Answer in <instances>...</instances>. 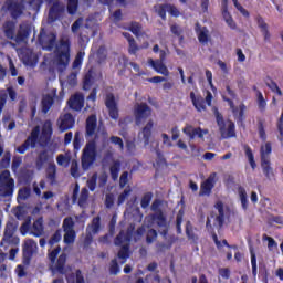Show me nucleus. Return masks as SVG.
<instances>
[{
  "label": "nucleus",
  "instance_id": "1",
  "mask_svg": "<svg viewBox=\"0 0 283 283\" xmlns=\"http://www.w3.org/2000/svg\"><path fill=\"white\" fill-rule=\"evenodd\" d=\"M86 137L90 142L83 149L82 167L83 169H90V167L96 160V148L107 147L109 143V134L105 127L97 125L96 115H91L86 119Z\"/></svg>",
  "mask_w": 283,
  "mask_h": 283
},
{
  "label": "nucleus",
  "instance_id": "2",
  "mask_svg": "<svg viewBox=\"0 0 283 283\" xmlns=\"http://www.w3.org/2000/svg\"><path fill=\"white\" fill-rule=\"evenodd\" d=\"M70 38L67 35L62 36L53 55L44 56V64L50 65V67H56L59 72L66 70L67 65H70Z\"/></svg>",
  "mask_w": 283,
  "mask_h": 283
},
{
  "label": "nucleus",
  "instance_id": "3",
  "mask_svg": "<svg viewBox=\"0 0 283 283\" xmlns=\"http://www.w3.org/2000/svg\"><path fill=\"white\" fill-rule=\"evenodd\" d=\"M52 122L45 120L42 126V132L39 126L33 128L31 132V136L28 137V139L17 148L18 154H24L30 149V147H34L36 143L44 147V145H48L50 143V139L52 138Z\"/></svg>",
  "mask_w": 283,
  "mask_h": 283
},
{
  "label": "nucleus",
  "instance_id": "4",
  "mask_svg": "<svg viewBox=\"0 0 283 283\" xmlns=\"http://www.w3.org/2000/svg\"><path fill=\"white\" fill-rule=\"evenodd\" d=\"M158 207H160V201H154L150 209L151 211H156V213L154 216L146 217L145 220L146 222H150L148 227H151V224L156 222V224H158V227L160 228L159 232L161 233V235H167V221L165 220V216L163 214V212L158 210Z\"/></svg>",
  "mask_w": 283,
  "mask_h": 283
},
{
  "label": "nucleus",
  "instance_id": "5",
  "mask_svg": "<svg viewBox=\"0 0 283 283\" xmlns=\"http://www.w3.org/2000/svg\"><path fill=\"white\" fill-rule=\"evenodd\" d=\"M216 118L221 138H233L235 136V124L229 119H224L218 112L216 113Z\"/></svg>",
  "mask_w": 283,
  "mask_h": 283
},
{
  "label": "nucleus",
  "instance_id": "6",
  "mask_svg": "<svg viewBox=\"0 0 283 283\" xmlns=\"http://www.w3.org/2000/svg\"><path fill=\"white\" fill-rule=\"evenodd\" d=\"M261 167L263 169V174L268 178H271L273 176V169L271 168V161H270V156L271 151H273V148L271 146V143L266 142L261 145Z\"/></svg>",
  "mask_w": 283,
  "mask_h": 283
},
{
  "label": "nucleus",
  "instance_id": "7",
  "mask_svg": "<svg viewBox=\"0 0 283 283\" xmlns=\"http://www.w3.org/2000/svg\"><path fill=\"white\" fill-rule=\"evenodd\" d=\"M59 253H61V247H56L49 252L51 269L52 271H57V273H64L67 256L65 254H61L56 260V255H59Z\"/></svg>",
  "mask_w": 283,
  "mask_h": 283
},
{
  "label": "nucleus",
  "instance_id": "8",
  "mask_svg": "<svg viewBox=\"0 0 283 283\" xmlns=\"http://www.w3.org/2000/svg\"><path fill=\"white\" fill-rule=\"evenodd\" d=\"M14 193V179L10 177V172L4 170L0 175V196L8 198Z\"/></svg>",
  "mask_w": 283,
  "mask_h": 283
},
{
  "label": "nucleus",
  "instance_id": "9",
  "mask_svg": "<svg viewBox=\"0 0 283 283\" xmlns=\"http://www.w3.org/2000/svg\"><path fill=\"white\" fill-rule=\"evenodd\" d=\"M17 223L9 222L7 223L6 230H4V237L1 241V247H17L21 240L19 237H15L14 233H17Z\"/></svg>",
  "mask_w": 283,
  "mask_h": 283
},
{
  "label": "nucleus",
  "instance_id": "10",
  "mask_svg": "<svg viewBox=\"0 0 283 283\" xmlns=\"http://www.w3.org/2000/svg\"><path fill=\"white\" fill-rule=\"evenodd\" d=\"M151 116V108L146 103H136L134 106V117L136 125H143Z\"/></svg>",
  "mask_w": 283,
  "mask_h": 283
},
{
  "label": "nucleus",
  "instance_id": "11",
  "mask_svg": "<svg viewBox=\"0 0 283 283\" xmlns=\"http://www.w3.org/2000/svg\"><path fill=\"white\" fill-rule=\"evenodd\" d=\"M116 247H122L118 252V258L120 260H127L129 258V234L120 232L115 239Z\"/></svg>",
  "mask_w": 283,
  "mask_h": 283
},
{
  "label": "nucleus",
  "instance_id": "12",
  "mask_svg": "<svg viewBox=\"0 0 283 283\" xmlns=\"http://www.w3.org/2000/svg\"><path fill=\"white\" fill-rule=\"evenodd\" d=\"M46 3L50 6L49 23H54L61 17V13L65 11V4L61 0H46Z\"/></svg>",
  "mask_w": 283,
  "mask_h": 283
},
{
  "label": "nucleus",
  "instance_id": "13",
  "mask_svg": "<svg viewBox=\"0 0 283 283\" xmlns=\"http://www.w3.org/2000/svg\"><path fill=\"white\" fill-rule=\"evenodd\" d=\"M64 242L65 244H74L76 240V232L74 231V220L65 218L63 221Z\"/></svg>",
  "mask_w": 283,
  "mask_h": 283
},
{
  "label": "nucleus",
  "instance_id": "14",
  "mask_svg": "<svg viewBox=\"0 0 283 283\" xmlns=\"http://www.w3.org/2000/svg\"><path fill=\"white\" fill-rule=\"evenodd\" d=\"M39 41L43 50H52L56 45V34L41 31Z\"/></svg>",
  "mask_w": 283,
  "mask_h": 283
},
{
  "label": "nucleus",
  "instance_id": "15",
  "mask_svg": "<svg viewBox=\"0 0 283 283\" xmlns=\"http://www.w3.org/2000/svg\"><path fill=\"white\" fill-rule=\"evenodd\" d=\"M74 116L70 113H62L56 120L60 132H67V129H72L74 127Z\"/></svg>",
  "mask_w": 283,
  "mask_h": 283
},
{
  "label": "nucleus",
  "instance_id": "16",
  "mask_svg": "<svg viewBox=\"0 0 283 283\" xmlns=\"http://www.w3.org/2000/svg\"><path fill=\"white\" fill-rule=\"evenodd\" d=\"M182 132L190 138V140H193L195 138H200V140H205V136L209 134L208 129H202L200 127L195 128L193 126L187 124Z\"/></svg>",
  "mask_w": 283,
  "mask_h": 283
},
{
  "label": "nucleus",
  "instance_id": "17",
  "mask_svg": "<svg viewBox=\"0 0 283 283\" xmlns=\"http://www.w3.org/2000/svg\"><path fill=\"white\" fill-rule=\"evenodd\" d=\"M20 59L28 67H36V63H39V55L33 53L31 49H23Z\"/></svg>",
  "mask_w": 283,
  "mask_h": 283
},
{
  "label": "nucleus",
  "instance_id": "18",
  "mask_svg": "<svg viewBox=\"0 0 283 283\" xmlns=\"http://www.w3.org/2000/svg\"><path fill=\"white\" fill-rule=\"evenodd\" d=\"M24 1L25 0H15V1H8V10L12 17V19H19L21 14H23L24 10Z\"/></svg>",
  "mask_w": 283,
  "mask_h": 283
},
{
  "label": "nucleus",
  "instance_id": "19",
  "mask_svg": "<svg viewBox=\"0 0 283 283\" xmlns=\"http://www.w3.org/2000/svg\"><path fill=\"white\" fill-rule=\"evenodd\" d=\"M54 151L52 150H42L39 153L36 158V167L38 169H43V166L49 164H54Z\"/></svg>",
  "mask_w": 283,
  "mask_h": 283
},
{
  "label": "nucleus",
  "instance_id": "20",
  "mask_svg": "<svg viewBox=\"0 0 283 283\" xmlns=\"http://www.w3.org/2000/svg\"><path fill=\"white\" fill-rule=\"evenodd\" d=\"M151 129H154V120H148L147 124L138 133V140L144 143L145 146L149 145V138H151Z\"/></svg>",
  "mask_w": 283,
  "mask_h": 283
},
{
  "label": "nucleus",
  "instance_id": "21",
  "mask_svg": "<svg viewBox=\"0 0 283 283\" xmlns=\"http://www.w3.org/2000/svg\"><path fill=\"white\" fill-rule=\"evenodd\" d=\"M105 105L108 109V114L113 120H118V106L116 105V98L114 94H107Z\"/></svg>",
  "mask_w": 283,
  "mask_h": 283
},
{
  "label": "nucleus",
  "instance_id": "22",
  "mask_svg": "<svg viewBox=\"0 0 283 283\" xmlns=\"http://www.w3.org/2000/svg\"><path fill=\"white\" fill-rule=\"evenodd\" d=\"M39 245L33 239H27L23 244V255L27 260H30L34 253H36Z\"/></svg>",
  "mask_w": 283,
  "mask_h": 283
},
{
  "label": "nucleus",
  "instance_id": "23",
  "mask_svg": "<svg viewBox=\"0 0 283 283\" xmlns=\"http://www.w3.org/2000/svg\"><path fill=\"white\" fill-rule=\"evenodd\" d=\"M148 64L150 65V67H153V70H155V72H157V74H163V76H169V69H167L165 62L160 60L149 59Z\"/></svg>",
  "mask_w": 283,
  "mask_h": 283
},
{
  "label": "nucleus",
  "instance_id": "24",
  "mask_svg": "<svg viewBox=\"0 0 283 283\" xmlns=\"http://www.w3.org/2000/svg\"><path fill=\"white\" fill-rule=\"evenodd\" d=\"M216 185V172H212L202 184L200 188V196H209L211 189Z\"/></svg>",
  "mask_w": 283,
  "mask_h": 283
},
{
  "label": "nucleus",
  "instance_id": "25",
  "mask_svg": "<svg viewBox=\"0 0 283 283\" xmlns=\"http://www.w3.org/2000/svg\"><path fill=\"white\" fill-rule=\"evenodd\" d=\"M101 73H96L94 69H91L88 73L84 76V82H83V90H90L92 87V84L94 81H98L101 78Z\"/></svg>",
  "mask_w": 283,
  "mask_h": 283
},
{
  "label": "nucleus",
  "instance_id": "26",
  "mask_svg": "<svg viewBox=\"0 0 283 283\" xmlns=\"http://www.w3.org/2000/svg\"><path fill=\"white\" fill-rule=\"evenodd\" d=\"M85 103V98L82 94H75L69 99V107L74 109L75 112H81L83 109V105Z\"/></svg>",
  "mask_w": 283,
  "mask_h": 283
},
{
  "label": "nucleus",
  "instance_id": "27",
  "mask_svg": "<svg viewBox=\"0 0 283 283\" xmlns=\"http://www.w3.org/2000/svg\"><path fill=\"white\" fill-rule=\"evenodd\" d=\"M45 231V226L43 224V218H39L35 220L31 227L30 235H34V238H41Z\"/></svg>",
  "mask_w": 283,
  "mask_h": 283
},
{
  "label": "nucleus",
  "instance_id": "28",
  "mask_svg": "<svg viewBox=\"0 0 283 283\" xmlns=\"http://www.w3.org/2000/svg\"><path fill=\"white\" fill-rule=\"evenodd\" d=\"M214 207L219 214L214 218L213 226L222 227V224H224V205L218 201Z\"/></svg>",
  "mask_w": 283,
  "mask_h": 283
},
{
  "label": "nucleus",
  "instance_id": "29",
  "mask_svg": "<svg viewBox=\"0 0 283 283\" xmlns=\"http://www.w3.org/2000/svg\"><path fill=\"white\" fill-rule=\"evenodd\" d=\"M190 99L197 112H205V109H207L205 106V98H202V96L196 95L195 92H190Z\"/></svg>",
  "mask_w": 283,
  "mask_h": 283
},
{
  "label": "nucleus",
  "instance_id": "30",
  "mask_svg": "<svg viewBox=\"0 0 283 283\" xmlns=\"http://www.w3.org/2000/svg\"><path fill=\"white\" fill-rule=\"evenodd\" d=\"M258 28H260L264 41H271V32H269V24L264 21L263 17H256Z\"/></svg>",
  "mask_w": 283,
  "mask_h": 283
},
{
  "label": "nucleus",
  "instance_id": "31",
  "mask_svg": "<svg viewBox=\"0 0 283 283\" xmlns=\"http://www.w3.org/2000/svg\"><path fill=\"white\" fill-rule=\"evenodd\" d=\"M129 30L135 34L138 41H147V39H149V35L143 31V27L138 23H132Z\"/></svg>",
  "mask_w": 283,
  "mask_h": 283
},
{
  "label": "nucleus",
  "instance_id": "32",
  "mask_svg": "<svg viewBox=\"0 0 283 283\" xmlns=\"http://www.w3.org/2000/svg\"><path fill=\"white\" fill-rule=\"evenodd\" d=\"M56 95V92H53L52 94L43 95L42 98V112L44 114H48L50 112L52 105L54 104V96Z\"/></svg>",
  "mask_w": 283,
  "mask_h": 283
},
{
  "label": "nucleus",
  "instance_id": "33",
  "mask_svg": "<svg viewBox=\"0 0 283 283\" xmlns=\"http://www.w3.org/2000/svg\"><path fill=\"white\" fill-rule=\"evenodd\" d=\"M3 33L4 36H7V39H14L15 34H17V24L12 21H7L3 24Z\"/></svg>",
  "mask_w": 283,
  "mask_h": 283
},
{
  "label": "nucleus",
  "instance_id": "34",
  "mask_svg": "<svg viewBox=\"0 0 283 283\" xmlns=\"http://www.w3.org/2000/svg\"><path fill=\"white\" fill-rule=\"evenodd\" d=\"M28 36H30V27L27 23L20 24V29L15 35L17 43L25 41Z\"/></svg>",
  "mask_w": 283,
  "mask_h": 283
},
{
  "label": "nucleus",
  "instance_id": "35",
  "mask_svg": "<svg viewBox=\"0 0 283 283\" xmlns=\"http://www.w3.org/2000/svg\"><path fill=\"white\" fill-rule=\"evenodd\" d=\"M56 163L59 167H64V168L70 167V163H72V153L67 151V153L57 155Z\"/></svg>",
  "mask_w": 283,
  "mask_h": 283
},
{
  "label": "nucleus",
  "instance_id": "36",
  "mask_svg": "<svg viewBox=\"0 0 283 283\" xmlns=\"http://www.w3.org/2000/svg\"><path fill=\"white\" fill-rule=\"evenodd\" d=\"M98 231H101V217H95L92 223L87 226L86 233H88V235H96Z\"/></svg>",
  "mask_w": 283,
  "mask_h": 283
},
{
  "label": "nucleus",
  "instance_id": "37",
  "mask_svg": "<svg viewBox=\"0 0 283 283\" xmlns=\"http://www.w3.org/2000/svg\"><path fill=\"white\" fill-rule=\"evenodd\" d=\"M196 32L198 34V40L201 43H208L209 42V30L205 27H200L199 24L196 25Z\"/></svg>",
  "mask_w": 283,
  "mask_h": 283
},
{
  "label": "nucleus",
  "instance_id": "38",
  "mask_svg": "<svg viewBox=\"0 0 283 283\" xmlns=\"http://www.w3.org/2000/svg\"><path fill=\"white\" fill-rule=\"evenodd\" d=\"M228 105L230 106L233 115L235 116V118H239V120H241L242 116H244V105H239L235 107V105H233V102L231 99H227Z\"/></svg>",
  "mask_w": 283,
  "mask_h": 283
},
{
  "label": "nucleus",
  "instance_id": "39",
  "mask_svg": "<svg viewBox=\"0 0 283 283\" xmlns=\"http://www.w3.org/2000/svg\"><path fill=\"white\" fill-rule=\"evenodd\" d=\"M238 196H239V200L241 202L242 209L247 211V209H249V196L247 195V190L240 187L238 189Z\"/></svg>",
  "mask_w": 283,
  "mask_h": 283
},
{
  "label": "nucleus",
  "instance_id": "40",
  "mask_svg": "<svg viewBox=\"0 0 283 283\" xmlns=\"http://www.w3.org/2000/svg\"><path fill=\"white\" fill-rule=\"evenodd\" d=\"M66 280L69 283H85V279H83V274L80 270L71 275H67Z\"/></svg>",
  "mask_w": 283,
  "mask_h": 283
},
{
  "label": "nucleus",
  "instance_id": "41",
  "mask_svg": "<svg viewBox=\"0 0 283 283\" xmlns=\"http://www.w3.org/2000/svg\"><path fill=\"white\" fill-rule=\"evenodd\" d=\"M123 36H125V39H127V41L129 43L128 52L130 54H136V51L139 50V48H138V45H136V41L134 40V38H132V34L123 33Z\"/></svg>",
  "mask_w": 283,
  "mask_h": 283
},
{
  "label": "nucleus",
  "instance_id": "42",
  "mask_svg": "<svg viewBox=\"0 0 283 283\" xmlns=\"http://www.w3.org/2000/svg\"><path fill=\"white\" fill-rule=\"evenodd\" d=\"M46 178L50 182H54L56 180V164H50L46 169Z\"/></svg>",
  "mask_w": 283,
  "mask_h": 283
},
{
  "label": "nucleus",
  "instance_id": "43",
  "mask_svg": "<svg viewBox=\"0 0 283 283\" xmlns=\"http://www.w3.org/2000/svg\"><path fill=\"white\" fill-rule=\"evenodd\" d=\"M119 171H120V161L118 160L113 161V164L111 165V176L113 180H118Z\"/></svg>",
  "mask_w": 283,
  "mask_h": 283
},
{
  "label": "nucleus",
  "instance_id": "44",
  "mask_svg": "<svg viewBox=\"0 0 283 283\" xmlns=\"http://www.w3.org/2000/svg\"><path fill=\"white\" fill-rule=\"evenodd\" d=\"M87 198H90V191L87 190V188H83L81 190L80 198H78L80 207H85V205H87Z\"/></svg>",
  "mask_w": 283,
  "mask_h": 283
},
{
  "label": "nucleus",
  "instance_id": "45",
  "mask_svg": "<svg viewBox=\"0 0 283 283\" xmlns=\"http://www.w3.org/2000/svg\"><path fill=\"white\" fill-rule=\"evenodd\" d=\"M76 10H78V0H69L67 2L69 14H76Z\"/></svg>",
  "mask_w": 283,
  "mask_h": 283
},
{
  "label": "nucleus",
  "instance_id": "46",
  "mask_svg": "<svg viewBox=\"0 0 283 283\" xmlns=\"http://www.w3.org/2000/svg\"><path fill=\"white\" fill-rule=\"evenodd\" d=\"M157 14L165 21L167 19V4H159L155 7Z\"/></svg>",
  "mask_w": 283,
  "mask_h": 283
},
{
  "label": "nucleus",
  "instance_id": "47",
  "mask_svg": "<svg viewBox=\"0 0 283 283\" xmlns=\"http://www.w3.org/2000/svg\"><path fill=\"white\" fill-rule=\"evenodd\" d=\"M266 86L269 87V90H271V92H273L274 94H277V96H282V90H280V86H277V83L270 81V82H266Z\"/></svg>",
  "mask_w": 283,
  "mask_h": 283
},
{
  "label": "nucleus",
  "instance_id": "48",
  "mask_svg": "<svg viewBox=\"0 0 283 283\" xmlns=\"http://www.w3.org/2000/svg\"><path fill=\"white\" fill-rule=\"evenodd\" d=\"M31 220H27L22 223L20 231L22 233V235H28V233H32V227L30 226Z\"/></svg>",
  "mask_w": 283,
  "mask_h": 283
},
{
  "label": "nucleus",
  "instance_id": "49",
  "mask_svg": "<svg viewBox=\"0 0 283 283\" xmlns=\"http://www.w3.org/2000/svg\"><path fill=\"white\" fill-rule=\"evenodd\" d=\"M111 143L113 145H115V147H117V149H119L120 151H123L125 144L123 143V139L120 137L117 136H112L111 137Z\"/></svg>",
  "mask_w": 283,
  "mask_h": 283
},
{
  "label": "nucleus",
  "instance_id": "50",
  "mask_svg": "<svg viewBox=\"0 0 283 283\" xmlns=\"http://www.w3.org/2000/svg\"><path fill=\"white\" fill-rule=\"evenodd\" d=\"M83 59H85V52L80 51L73 62V67L76 70L80 65H83Z\"/></svg>",
  "mask_w": 283,
  "mask_h": 283
},
{
  "label": "nucleus",
  "instance_id": "51",
  "mask_svg": "<svg viewBox=\"0 0 283 283\" xmlns=\"http://www.w3.org/2000/svg\"><path fill=\"white\" fill-rule=\"evenodd\" d=\"M223 19L226 23L231 28L232 30H235V22L233 21V18H231V14L227 12V10L223 11Z\"/></svg>",
  "mask_w": 283,
  "mask_h": 283
},
{
  "label": "nucleus",
  "instance_id": "52",
  "mask_svg": "<svg viewBox=\"0 0 283 283\" xmlns=\"http://www.w3.org/2000/svg\"><path fill=\"white\" fill-rule=\"evenodd\" d=\"M109 273L111 275H118V273H120V268L118 266L116 259L111 262Z\"/></svg>",
  "mask_w": 283,
  "mask_h": 283
},
{
  "label": "nucleus",
  "instance_id": "53",
  "mask_svg": "<svg viewBox=\"0 0 283 283\" xmlns=\"http://www.w3.org/2000/svg\"><path fill=\"white\" fill-rule=\"evenodd\" d=\"M166 10L171 17H180V10H178L174 4H166Z\"/></svg>",
  "mask_w": 283,
  "mask_h": 283
},
{
  "label": "nucleus",
  "instance_id": "54",
  "mask_svg": "<svg viewBox=\"0 0 283 283\" xmlns=\"http://www.w3.org/2000/svg\"><path fill=\"white\" fill-rule=\"evenodd\" d=\"M30 198V188H22L18 192V200H28Z\"/></svg>",
  "mask_w": 283,
  "mask_h": 283
},
{
  "label": "nucleus",
  "instance_id": "55",
  "mask_svg": "<svg viewBox=\"0 0 283 283\" xmlns=\"http://www.w3.org/2000/svg\"><path fill=\"white\" fill-rule=\"evenodd\" d=\"M263 240L268 241L269 251H272L273 249H277V242H275L274 238H271L269 235H263Z\"/></svg>",
  "mask_w": 283,
  "mask_h": 283
},
{
  "label": "nucleus",
  "instance_id": "56",
  "mask_svg": "<svg viewBox=\"0 0 283 283\" xmlns=\"http://www.w3.org/2000/svg\"><path fill=\"white\" fill-rule=\"evenodd\" d=\"M170 32L175 34V36H178L179 39H182V28L178 24H171L170 25Z\"/></svg>",
  "mask_w": 283,
  "mask_h": 283
},
{
  "label": "nucleus",
  "instance_id": "57",
  "mask_svg": "<svg viewBox=\"0 0 283 283\" xmlns=\"http://www.w3.org/2000/svg\"><path fill=\"white\" fill-rule=\"evenodd\" d=\"M98 180V175H93L88 180H87V187L91 191H94L96 189V182Z\"/></svg>",
  "mask_w": 283,
  "mask_h": 283
},
{
  "label": "nucleus",
  "instance_id": "58",
  "mask_svg": "<svg viewBox=\"0 0 283 283\" xmlns=\"http://www.w3.org/2000/svg\"><path fill=\"white\" fill-rule=\"evenodd\" d=\"M63 238V234H61V230H57L52 238L49 241V244L52 247L56 244V242H61V239Z\"/></svg>",
  "mask_w": 283,
  "mask_h": 283
},
{
  "label": "nucleus",
  "instance_id": "59",
  "mask_svg": "<svg viewBox=\"0 0 283 283\" xmlns=\"http://www.w3.org/2000/svg\"><path fill=\"white\" fill-rule=\"evenodd\" d=\"M258 106L261 111L266 109V99H264V95L260 92L258 93Z\"/></svg>",
  "mask_w": 283,
  "mask_h": 283
},
{
  "label": "nucleus",
  "instance_id": "60",
  "mask_svg": "<svg viewBox=\"0 0 283 283\" xmlns=\"http://www.w3.org/2000/svg\"><path fill=\"white\" fill-rule=\"evenodd\" d=\"M71 176H73V178H78L81 176V174L78 172L77 161H72L71 164Z\"/></svg>",
  "mask_w": 283,
  "mask_h": 283
},
{
  "label": "nucleus",
  "instance_id": "61",
  "mask_svg": "<svg viewBox=\"0 0 283 283\" xmlns=\"http://www.w3.org/2000/svg\"><path fill=\"white\" fill-rule=\"evenodd\" d=\"M107 56V51L105 50L104 46H101L97 51V59L99 61V63H103V61H105Z\"/></svg>",
  "mask_w": 283,
  "mask_h": 283
},
{
  "label": "nucleus",
  "instance_id": "62",
  "mask_svg": "<svg viewBox=\"0 0 283 283\" xmlns=\"http://www.w3.org/2000/svg\"><path fill=\"white\" fill-rule=\"evenodd\" d=\"M76 73H71L66 78V85H70L71 87H74L76 85Z\"/></svg>",
  "mask_w": 283,
  "mask_h": 283
},
{
  "label": "nucleus",
  "instance_id": "63",
  "mask_svg": "<svg viewBox=\"0 0 283 283\" xmlns=\"http://www.w3.org/2000/svg\"><path fill=\"white\" fill-rule=\"evenodd\" d=\"M151 203V195L147 193L142 199V208L147 209L149 205Z\"/></svg>",
  "mask_w": 283,
  "mask_h": 283
},
{
  "label": "nucleus",
  "instance_id": "64",
  "mask_svg": "<svg viewBox=\"0 0 283 283\" xmlns=\"http://www.w3.org/2000/svg\"><path fill=\"white\" fill-rule=\"evenodd\" d=\"M41 189H45V181H40L39 185L36 184L33 185V191L38 196H41Z\"/></svg>",
  "mask_w": 283,
  "mask_h": 283
}]
</instances>
